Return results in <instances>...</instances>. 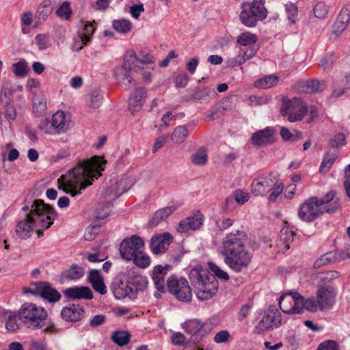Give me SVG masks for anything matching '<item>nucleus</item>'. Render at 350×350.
<instances>
[{"instance_id":"obj_1","label":"nucleus","mask_w":350,"mask_h":350,"mask_svg":"<svg viewBox=\"0 0 350 350\" xmlns=\"http://www.w3.org/2000/svg\"><path fill=\"white\" fill-rule=\"evenodd\" d=\"M106 161L100 157L79 161L78 164L58 179L59 188L75 197L92 185L101 176Z\"/></svg>"},{"instance_id":"obj_2","label":"nucleus","mask_w":350,"mask_h":350,"mask_svg":"<svg viewBox=\"0 0 350 350\" xmlns=\"http://www.w3.org/2000/svg\"><path fill=\"white\" fill-rule=\"evenodd\" d=\"M22 211L25 213L24 218L16 226V233L21 239H27L34 230L38 237L43 235V231L53 224L57 217L56 211L44 200L38 199L25 201Z\"/></svg>"},{"instance_id":"obj_3","label":"nucleus","mask_w":350,"mask_h":350,"mask_svg":"<svg viewBox=\"0 0 350 350\" xmlns=\"http://www.w3.org/2000/svg\"><path fill=\"white\" fill-rule=\"evenodd\" d=\"M247 238L245 231L238 230L226 234L222 240L221 254L224 262L237 273L246 268L252 260V254L245 248Z\"/></svg>"},{"instance_id":"obj_4","label":"nucleus","mask_w":350,"mask_h":350,"mask_svg":"<svg viewBox=\"0 0 350 350\" xmlns=\"http://www.w3.org/2000/svg\"><path fill=\"white\" fill-rule=\"evenodd\" d=\"M340 206L339 199L334 191H329L319 200L312 197L301 204L298 210L299 218L304 221H312L321 215L323 212L334 213Z\"/></svg>"},{"instance_id":"obj_5","label":"nucleus","mask_w":350,"mask_h":350,"mask_svg":"<svg viewBox=\"0 0 350 350\" xmlns=\"http://www.w3.org/2000/svg\"><path fill=\"white\" fill-rule=\"evenodd\" d=\"M153 63L151 58H147L140 61L136 57L133 51H128L124 57V62L120 66H117L113 70V75L117 82L125 90H130L135 86L136 82L133 78V72L135 70L137 64Z\"/></svg>"},{"instance_id":"obj_6","label":"nucleus","mask_w":350,"mask_h":350,"mask_svg":"<svg viewBox=\"0 0 350 350\" xmlns=\"http://www.w3.org/2000/svg\"><path fill=\"white\" fill-rule=\"evenodd\" d=\"M265 0H253L252 2L241 3L239 19L247 27H254L258 21H262L268 14Z\"/></svg>"},{"instance_id":"obj_7","label":"nucleus","mask_w":350,"mask_h":350,"mask_svg":"<svg viewBox=\"0 0 350 350\" xmlns=\"http://www.w3.org/2000/svg\"><path fill=\"white\" fill-rule=\"evenodd\" d=\"M18 314L19 319L31 329L42 327L47 317V312L42 307L32 303L24 304L18 310Z\"/></svg>"},{"instance_id":"obj_8","label":"nucleus","mask_w":350,"mask_h":350,"mask_svg":"<svg viewBox=\"0 0 350 350\" xmlns=\"http://www.w3.org/2000/svg\"><path fill=\"white\" fill-rule=\"evenodd\" d=\"M69 119L63 111L55 113L51 119H45L38 124V129L45 134L59 135L66 133L69 127Z\"/></svg>"},{"instance_id":"obj_9","label":"nucleus","mask_w":350,"mask_h":350,"mask_svg":"<svg viewBox=\"0 0 350 350\" xmlns=\"http://www.w3.org/2000/svg\"><path fill=\"white\" fill-rule=\"evenodd\" d=\"M166 285L170 293L179 301L189 302L191 300V289L186 279L172 275L167 278Z\"/></svg>"},{"instance_id":"obj_10","label":"nucleus","mask_w":350,"mask_h":350,"mask_svg":"<svg viewBox=\"0 0 350 350\" xmlns=\"http://www.w3.org/2000/svg\"><path fill=\"white\" fill-rule=\"evenodd\" d=\"M306 105L299 98H294L284 101L281 108V114L291 122L299 121L306 114Z\"/></svg>"},{"instance_id":"obj_11","label":"nucleus","mask_w":350,"mask_h":350,"mask_svg":"<svg viewBox=\"0 0 350 350\" xmlns=\"http://www.w3.org/2000/svg\"><path fill=\"white\" fill-rule=\"evenodd\" d=\"M144 249V242L143 239L139 236L132 235L121 242L119 250L122 258L131 261L138 252Z\"/></svg>"},{"instance_id":"obj_12","label":"nucleus","mask_w":350,"mask_h":350,"mask_svg":"<svg viewBox=\"0 0 350 350\" xmlns=\"http://www.w3.org/2000/svg\"><path fill=\"white\" fill-rule=\"evenodd\" d=\"M278 176L272 173L265 177L255 178L251 185V192L255 196H264L277 183Z\"/></svg>"},{"instance_id":"obj_13","label":"nucleus","mask_w":350,"mask_h":350,"mask_svg":"<svg viewBox=\"0 0 350 350\" xmlns=\"http://www.w3.org/2000/svg\"><path fill=\"white\" fill-rule=\"evenodd\" d=\"M196 288V296L200 300H208L213 297L218 290V282L215 275H208L204 282Z\"/></svg>"},{"instance_id":"obj_14","label":"nucleus","mask_w":350,"mask_h":350,"mask_svg":"<svg viewBox=\"0 0 350 350\" xmlns=\"http://www.w3.org/2000/svg\"><path fill=\"white\" fill-rule=\"evenodd\" d=\"M297 292L282 295L279 299L280 308L286 314H301V307L295 304Z\"/></svg>"},{"instance_id":"obj_15","label":"nucleus","mask_w":350,"mask_h":350,"mask_svg":"<svg viewBox=\"0 0 350 350\" xmlns=\"http://www.w3.org/2000/svg\"><path fill=\"white\" fill-rule=\"evenodd\" d=\"M147 284L146 278L140 275H135L129 278L125 290L124 297L130 299L136 298L138 291H143Z\"/></svg>"},{"instance_id":"obj_16","label":"nucleus","mask_w":350,"mask_h":350,"mask_svg":"<svg viewBox=\"0 0 350 350\" xmlns=\"http://www.w3.org/2000/svg\"><path fill=\"white\" fill-rule=\"evenodd\" d=\"M172 240L173 237L169 232H165L153 236L150 243L152 253L154 254H159L165 252Z\"/></svg>"},{"instance_id":"obj_17","label":"nucleus","mask_w":350,"mask_h":350,"mask_svg":"<svg viewBox=\"0 0 350 350\" xmlns=\"http://www.w3.org/2000/svg\"><path fill=\"white\" fill-rule=\"evenodd\" d=\"M350 258V253L345 252H330L322 255L319 259H317L314 266L316 268H319L329 263H334L340 260Z\"/></svg>"},{"instance_id":"obj_18","label":"nucleus","mask_w":350,"mask_h":350,"mask_svg":"<svg viewBox=\"0 0 350 350\" xmlns=\"http://www.w3.org/2000/svg\"><path fill=\"white\" fill-rule=\"evenodd\" d=\"M84 314V308L79 304H71L65 306L61 311L62 319L70 322H77L81 320Z\"/></svg>"},{"instance_id":"obj_19","label":"nucleus","mask_w":350,"mask_h":350,"mask_svg":"<svg viewBox=\"0 0 350 350\" xmlns=\"http://www.w3.org/2000/svg\"><path fill=\"white\" fill-rule=\"evenodd\" d=\"M319 308L321 310L329 309L334 302L335 294L332 289L321 286L317 293Z\"/></svg>"},{"instance_id":"obj_20","label":"nucleus","mask_w":350,"mask_h":350,"mask_svg":"<svg viewBox=\"0 0 350 350\" xmlns=\"http://www.w3.org/2000/svg\"><path fill=\"white\" fill-rule=\"evenodd\" d=\"M208 323H202L197 319H191L184 323L183 327L189 334L194 335L200 333L204 336L211 331Z\"/></svg>"},{"instance_id":"obj_21","label":"nucleus","mask_w":350,"mask_h":350,"mask_svg":"<svg viewBox=\"0 0 350 350\" xmlns=\"http://www.w3.org/2000/svg\"><path fill=\"white\" fill-rule=\"evenodd\" d=\"M257 52V49L254 47L247 49H241L237 55L228 57L226 64L230 67H236L242 65L246 60L254 57Z\"/></svg>"},{"instance_id":"obj_22","label":"nucleus","mask_w":350,"mask_h":350,"mask_svg":"<svg viewBox=\"0 0 350 350\" xmlns=\"http://www.w3.org/2000/svg\"><path fill=\"white\" fill-rule=\"evenodd\" d=\"M66 297L71 299H86L90 300L93 298L91 289L88 286H74L67 288L64 291Z\"/></svg>"},{"instance_id":"obj_23","label":"nucleus","mask_w":350,"mask_h":350,"mask_svg":"<svg viewBox=\"0 0 350 350\" xmlns=\"http://www.w3.org/2000/svg\"><path fill=\"white\" fill-rule=\"evenodd\" d=\"M350 21V5L343 8L333 25L332 33L339 35L347 28Z\"/></svg>"},{"instance_id":"obj_24","label":"nucleus","mask_w":350,"mask_h":350,"mask_svg":"<svg viewBox=\"0 0 350 350\" xmlns=\"http://www.w3.org/2000/svg\"><path fill=\"white\" fill-rule=\"evenodd\" d=\"M170 265H165L164 267L162 265H157L154 267L152 278L154 281V284L157 289L160 292H164L165 290V282L164 277L167 273V271L170 270Z\"/></svg>"},{"instance_id":"obj_25","label":"nucleus","mask_w":350,"mask_h":350,"mask_svg":"<svg viewBox=\"0 0 350 350\" xmlns=\"http://www.w3.org/2000/svg\"><path fill=\"white\" fill-rule=\"evenodd\" d=\"M281 325V318L280 315L275 313H269L259 321L256 327L258 332H264L273 327H278Z\"/></svg>"},{"instance_id":"obj_26","label":"nucleus","mask_w":350,"mask_h":350,"mask_svg":"<svg viewBox=\"0 0 350 350\" xmlns=\"http://www.w3.org/2000/svg\"><path fill=\"white\" fill-rule=\"evenodd\" d=\"M203 216L198 214L196 217L191 216L182 220L177 228L179 232H187L190 230H196L199 229L202 225Z\"/></svg>"},{"instance_id":"obj_27","label":"nucleus","mask_w":350,"mask_h":350,"mask_svg":"<svg viewBox=\"0 0 350 350\" xmlns=\"http://www.w3.org/2000/svg\"><path fill=\"white\" fill-rule=\"evenodd\" d=\"M295 232L288 228H282L277 241V247L279 252H285L290 248V244L293 241Z\"/></svg>"},{"instance_id":"obj_28","label":"nucleus","mask_w":350,"mask_h":350,"mask_svg":"<svg viewBox=\"0 0 350 350\" xmlns=\"http://www.w3.org/2000/svg\"><path fill=\"white\" fill-rule=\"evenodd\" d=\"M146 92L144 88L137 89L129 98V107L133 115L142 109Z\"/></svg>"},{"instance_id":"obj_29","label":"nucleus","mask_w":350,"mask_h":350,"mask_svg":"<svg viewBox=\"0 0 350 350\" xmlns=\"http://www.w3.org/2000/svg\"><path fill=\"white\" fill-rule=\"evenodd\" d=\"M38 295L49 300L50 302H55L61 298L60 293L52 288L47 282L38 284Z\"/></svg>"},{"instance_id":"obj_30","label":"nucleus","mask_w":350,"mask_h":350,"mask_svg":"<svg viewBox=\"0 0 350 350\" xmlns=\"http://www.w3.org/2000/svg\"><path fill=\"white\" fill-rule=\"evenodd\" d=\"M5 318V329L8 332H16L19 329L18 312L2 309L1 316Z\"/></svg>"},{"instance_id":"obj_31","label":"nucleus","mask_w":350,"mask_h":350,"mask_svg":"<svg viewBox=\"0 0 350 350\" xmlns=\"http://www.w3.org/2000/svg\"><path fill=\"white\" fill-rule=\"evenodd\" d=\"M274 134L273 130L267 127L254 133L251 137L252 144L255 146H262L268 144Z\"/></svg>"},{"instance_id":"obj_32","label":"nucleus","mask_w":350,"mask_h":350,"mask_svg":"<svg viewBox=\"0 0 350 350\" xmlns=\"http://www.w3.org/2000/svg\"><path fill=\"white\" fill-rule=\"evenodd\" d=\"M325 83L323 81H319L317 79H310L301 82L299 84V90L302 92L312 94L323 92L325 90Z\"/></svg>"},{"instance_id":"obj_33","label":"nucleus","mask_w":350,"mask_h":350,"mask_svg":"<svg viewBox=\"0 0 350 350\" xmlns=\"http://www.w3.org/2000/svg\"><path fill=\"white\" fill-rule=\"evenodd\" d=\"M208 275H213L209 273L207 269H204L202 266L199 265L192 269L189 274L191 284L196 287L200 284L204 282L205 278Z\"/></svg>"},{"instance_id":"obj_34","label":"nucleus","mask_w":350,"mask_h":350,"mask_svg":"<svg viewBox=\"0 0 350 350\" xmlns=\"http://www.w3.org/2000/svg\"><path fill=\"white\" fill-rule=\"evenodd\" d=\"M295 296H297L295 304L301 307V312H303L304 308L308 311L314 312H316L319 308L318 300H315L314 297H310L307 299H305L304 297L299 293L295 294Z\"/></svg>"},{"instance_id":"obj_35","label":"nucleus","mask_w":350,"mask_h":350,"mask_svg":"<svg viewBox=\"0 0 350 350\" xmlns=\"http://www.w3.org/2000/svg\"><path fill=\"white\" fill-rule=\"evenodd\" d=\"M85 273L84 269L76 264L72 265L70 268L61 274L64 280H77L81 278Z\"/></svg>"},{"instance_id":"obj_36","label":"nucleus","mask_w":350,"mask_h":350,"mask_svg":"<svg viewBox=\"0 0 350 350\" xmlns=\"http://www.w3.org/2000/svg\"><path fill=\"white\" fill-rule=\"evenodd\" d=\"M175 210L176 208L174 206L164 207L158 210L150 220L149 224L151 226H157L161 221L165 220Z\"/></svg>"},{"instance_id":"obj_37","label":"nucleus","mask_w":350,"mask_h":350,"mask_svg":"<svg viewBox=\"0 0 350 350\" xmlns=\"http://www.w3.org/2000/svg\"><path fill=\"white\" fill-rule=\"evenodd\" d=\"M94 24V21L87 23L83 25L82 29L79 31V36L82 42V45L79 47L78 51L83 49V46L90 41L91 36L95 30Z\"/></svg>"},{"instance_id":"obj_38","label":"nucleus","mask_w":350,"mask_h":350,"mask_svg":"<svg viewBox=\"0 0 350 350\" xmlns=\"http://www.w3.org/2000/svg\"><path fill=\"white\" fill-rule=\"evenodd\" d=\"M189 131L186 126H176L171 135L172 141L176 144H182L187 137Z\"/></svg>"},{"instance_id":"obj_39","label":"nucleus","mask_w":350,"mask_h":350,"mask_svg":"<svg viewBox=\"0 0 350 350\" xmlns=\"http://www.w3.org/2000/svg\"><path fill=\"white\" fill-rule=\"evenodd\" d=\"M257 41V36L249 31L243 32L237 38V42L239 44L242 46H248V48L253 47L252 45Z\"/></svg>"},{"instance_id":"obj_40","label":"nucleus","mask_w":350,"mask_h":350,"mask_svg":"<svg viewBox=\"0 0 350 350\" xmlns=\"http://www.w3.org/2000/svg\"><path fill=\"white\" fill-rule=\"evenodd\" d=\"M103 98V96L100 90L96 88L93 89L88 94L87 104L89 107L98 108L101 105Z\"/></svg>"},{"instance_id":"obj_41","label":"nucleus","mask_w":350,"mask_h":350,"mask_svg":"<svg viewBox=\"0 0 350 350\" xmlns=\"http://www.w3.org/2000/svg\"><path fill=\"white\" fill-rule=\"evenodd\" d=\"M336 157V153L334 152H327L321 162L319 167V172L323 174H326L331 169Z\"/></svg>"},{"instance_id":"obj_42","label":"nucleus","mask_w":350,"mask_h":350,"mask_svg":"<svg viewBox=\"0 0 350 350\" xmlns=\"http://www.w3.org/2000/svg\"><path fill=\"white\" fill-rule=\"evenodd\" d=\"M280 135L286 142H297L302 137V133L299 131H290L284 126L281 128Z\"/></svg>"},{"instance_id":"obj_43","label":"nucleus","mask_w":350,"mask_h":350,"mask_svg":"<svg viewBox=\"0 0 350 350\" xmlns=\"http://www.w3.org/2000/svg\"><path fill=\"white\" fill-rule=\"evenodd\" d=\"M278 81L275 75H268L255 81L254 85L258 88H270L275 85Z\"/></svg>"},{"instance_id":"obj_44","label":"nucleus","mask_w":350,"mask_h":350,"mask_svg":"<svg viewBox=\"0 0 350 350\" xmlns=\"http://www.w3.org/2000/svg\"><path fill=\"white\" fill-rule=\"evenodd\" d=\"M131 338V334L125 331H116L112 336L111 340L113 342L120 347H122L129 343Z\"/></svg>"},{"instance_id":"obj_45","label":"nucleus","mask_w":350,"mask_h":350,"mask_svg":"<svg viewBox=\"0 0 350 350\" xmlns=\"http://www.w3.org/2000/svg\"><path fill=\"white\" fill-rule=\"evenodd\" d=\"M191 161L195 165L202 166L208 161V155L206 150L200 148L191 156Z\"/></svg>"},{"instance_id":"obj_46","label":"nucleus","mask_w":350,"mask_h":350,"mask_svg":"<svg viewBox=\"0 0 350 350\" xmlns=\"http://www.w3.org/2000/svg\"><path fill=\"white\" fill-rule=\"evenodd\" d=\"M131 22L128 19L114 20L113 22V27L118 32L121 33H126L131 29Z\"/></svg>"},{"instance_id":"obj_47","label":"nucleus","mask_w":350,"mask_h":350,"mask_svg":"<svg viewBox=\"0 0 350 350\" xmlns=\"http://www.w3.org/2000/svg\"><path fill=\"white\" fill-rule=\"evenodd\" d=\"M131 260L139 267L146 268L150 264V257L144 252V250L138 252L137 255Z\"/></svg>"},{"instance_id":"obj_48","label":"nucleus","mask_w":350,"mask_h":350,"mask_svg":"<svg viewBox=\"0 0 350 350\" xmlns=\"http://www.w3.org/2000/svg\"><path fill=\"white\" fill-rule=\"evenodd\" d=\"M53 10L51 7L46 6L45 4L42 3L38 8L36 18L38 20V23H41L44 22L52 13Z\"/></svg>"},{"instance_id":"obj_49","label":"nucleus","mask_w":350,"mask_h":350,"mask_svg":"<svg viewBox=\"0 0 350 350\" xmlns=\"http://www.w3.org/2000/svg\"><path fill=\"white\" fill-rule=\"evenodd\" d=\"M15 91L14 87L12 85L10 81H7L3 85L0 92V98L3 100V97L5 99V103H12V96L13 92Z\"/></svg>"},{"instance_id":"obj_50","label":"nucleus","mask_w":350,"mask_h":350,"mask_svg":"<svg viewBox=\"0 0 350 350\" xmlns=\"http://www.w3.org/2000/svg\"><path fill=\"white\" fill-rule=\"evenodd\" d=\"M314 14L319 18H325L329 12V7L324 2L316 3L313 9Z\"/></svg>"},{"instance_id":"obj_51","label":"nucleus","mask_w":350,"mask_h":350,"mask_svg":"<svg viewBox=\"0 0 350 350\" xmlns=\"http://www.w3.org/2000/svg\"><path fill=\"white\" fill-rule=\"evenodd\" d=\"M13 72L17 77H25L28 71L27 62L25 60H20L12 66Z\"/></svg>"},{"instance_id":"obj_52","label":"nucleus","mask_w":350,"mask_h":350,"mask_svg":"<svg viewBox=\"0 0 350 350\" xmlns=\"http://www.w3.org/2000/svg\"><path fill=\"white\" fill-rule=\"evenodd\" d=\"M46 109V98L43 96H36L33 99V110L34 113L39 116L42 111Z\"/></svg>"},{"instance_id":"obj_53","label":"nucleus","mask_w":350,"mask_h":350,"mask_svg":"<svg viewBox=\"0 0 350 350\" xmlns=\"http://www.w3.org/2000/svg\"><path fill=\"white\" fill-rule=\"evenodd\" d=\"M72 14V11L70 7V3L68 1H64L57 10L56 14L62 18L68 20Z\"/></svg>"},{"instance_id":"obj_54","label":"nucleus","mask_w":350,"mask_h":350,"mask_svg":"<svg viewBox=\"0 0 350 350\" xmlns=\"http://www.w3.org/2000/svg\"><path fill=\"white\" fill-rule=\"evenodd\" d=\"M35 40L38 49L41 51L48 49L51 46V42L49 37L45 34H38Z\"/></svg>"},{"instance_id":"obj_55","label":"nucleus","mask_w":350,"mask_h":350,"mask_svg":"<svg viewBox=\"0 0 350 350\" xmlns=\"http://www.w3.org/2000/svg\"><path fill=\"white\" fill-rule=\"evenodd\" d=\"M234 223V219L230 217H222L216 221V227L218 230H226Z\"/></svg>"},{"instance_id":"obj_56","label":"nucleus","mask_w":350,"mask_h":350,"mask_svg":"<svg viewBox=\"0 0 350 350\" xmlns=\"http://www.w3.org/2000/svg\"><path fill=\"white\" fill-rule=\"evenodd\" d=\"M232 339V336L229 332L226 329L218 332L214 337V342L220 344L229 342Z\"/></svg>"},{"instance_id":"obj_57","label":"nucleus","mask_w":350,"mask_h":350,"mask_svg":"<svg viewBox=\"0 0 350 350\" xmlns=\"http://www.w3.org/2000/svg\"><path fill=\"white\" fill-rule=\"evenodd\" d=\"M209 268L211 270V271L214 273V275L217 278L225 281L229 280V275L228 273L221 269L217 265L213 262H210Z\"/></svg>"},{"instance_id":"obj_58","label":"nucleus","mask_w":350,"mask_h":350,"mask_svg":"<svg viewBox=\"0 0 350 350\" xmlns=\"http://www.w3.org/2000/svg\"><path fill=\"white\" fill-rule=\"evenodd\" d=\"M100 224H93L88 227L84 234V238L87 241H92L99 231Z\"/></svg>"},{"instance_id":"obj_59","label":"nucleus","mask_w":350,"mask_h":350,"mask_svg":"<svg viewBox=\"0 0 350 350\" xmlns=\"http://www.w3.org/2000/svg\"><path fill=\"white\" fill-rule=\"evenodd\" d=\"M211 90L206 87L198 88L192 94V98L195 100H201L205 99L209 95Z\"/></svg>"},{"instance_id":"obj_60","label":"nucleus","mask_w":350,"mask_h":350,"mask_svg":"<svg viewBox=\"0 0 350 350\" xmlns=\"http://www.w3.org/2000/svg\"><path fill=\"white\" fill-rule=\"evenodd\" d=\"M188 76L185 72H179L175 77L174 83L176 88H185L188 83Z\"/></svg>"},{"instance_id":"obj_61","label":"nucleus","mask_w":350,"mask_h":350,"mask_svg":"<svg viewBox=\"0 0 350 350\" xmlns=\"http://www.w3.org/2000/svg\"><path fill=\"white\" fill-rule=\"evenodd\" d=\"M29 345V350H47L46 342L43 340H31Z\"/></svg>"},{"instance_id":"obj_62","label":"nucleus","mask_w":350,"mask_h":350,"mask_svg":"<svg viewBox=\"0 0 350 350\" xmlns=\"http://www.w3.org/2000/svg\"><path fill=\"white\" fill-rule=\"evenodd\" d=\"M284 190V185L282 183H280L278 185H275L271 191V193L269 195V199L271 202H275L278 197L282 193Z\"/></svg>"},{"instance_id":"obj_63","label":"nucleus","mask_w":350,"mask_h":350,"mask_svg":"<svg viewBox=\"0 0 350 350\" xmlns=\"http://www.w3.org/2000/svg\"><path fill=\"white\" fill-rule=\"evenodd\" d=\"M317 350H339V348L336 342L326 340L319 345Z\"/></svg>"},{"instance_id":"obj_64","label":"nucleus","mask_w":350,"mask_h":350,"mask_svg":"<svg viewBox=\"0 0 350 350\" xmlns=\"http://www.w3.org/2000/svg\"><path fill=\"white\" fill-rule=\"evenodd\" d=\"M345 182L344 186L346 190L347 195L350 198V165H349L345 171Z\"/></svg>"}]
</instances>
